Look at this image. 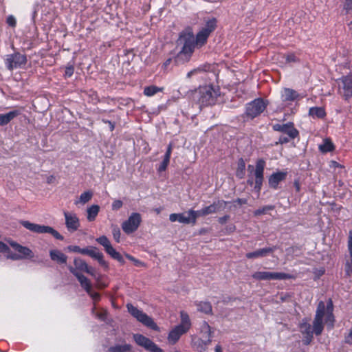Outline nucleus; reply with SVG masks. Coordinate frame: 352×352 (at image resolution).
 Masks as SVG:
<instances>
[{
  "label": "nucleus",
  "mask_w": 352,
  "mask_h": 352,
  "mask_svg": "<svg viewBox=\"0 0 352 352\" xmlns=\"http://www.w3.org/2000/svg\"><path fill=\"white\" fill-rule=\"evenodd\" d=\"M333 303L329 299L327 305L323 301H320L313 321L311 327L307 318H303L299 324V329L303 336L302 342L308 345L313 340L314 334L320 336L324 329V322L331 328L333 326L334 316L333 314Z\"/></svg>",
  "instance_id": "obj_1"
},
{
  "label": "nucleus",
  "mask_w": 352,
  "mask_h": 352,
  "mask_svg": "<svg viewBox=\"0 0 352 352\" xmlns=\"http://www.w3.org/2000/svg\"><path fill=\"white\" fill-rule=\"evenodd\" d=\"M177 46L179 51L175 58L177 64H183L189 61L195 49V36L190 28H187L181 32Z\"/></svg>",
  "instance_id": "obj_2"
},
{
  "label": "nucleus",
  "mask_w": 352,
  "mask_h": 352,
  "mask_svg": "<svg viewBox=\"0 0 352 352\" xmlns=\"http://www.w3.org/2000/svg\"><path fill=\"white\" fill-rule=\"evenodd\" d=\"M180 323L175 326L168 333V340L170 344H175L180 337L186 333L191 327V321L189 315L184 311L179 312Z\"/></svg>",
  "instance_id": "obj_3"
},
{
  "label": "nucleus",
  "mask_w": 352,
  "mask_h": 352,
  "mask_svg": "<svg viewBox=\"0 0 352 352\" xmlns=\"http://www.w3.org/2000/svg\"><path fill=\"white\" fill-rule=\"evenodd\" d=\"M220 96L219 88L211 85L200 87L198 91V102L201 106L213 105Z\"/></svg>",
  "instance_id": "obj_4"
},
{
  "label": "nucleus",
  "mask_w": 352,
  "mask_h": 352,
  "mask_svg": "<svg viewBox=\"0 0 352 352\" xmlns=\"http://www.w3.org/2000/svg\"><path fill=\"white\" fill-rule=\"evenodd\" d=\"M128 311L140 322L153 329L158 330L159 328L153 320L142 311L138 309L131 304L126 305Z\"/></svg>",
  "instance_id": "obj_5"
},
{
  "label": "nucleus",
  "mask_w": 352,
  "mask_h": 352,
  "mask_svg": "<svg viewBox=\"0 0 352 352\" xmlns=\"http://www.w3.org/2000/svg\"><path fill=\"white\" fill-rule=\"evenodd\" d=\"M265 166V162L263 160H258L256 162L255 169L254 170V166L249 165L248 167V169L250 172L252 173L254 171V177H255V185H254V190L259 193L263 182V173H264V168Z\"/></svg>",
  "instance_id": "obj_6"
},
{
  "label": "nucleus",
  "mask_w": 352,
  "mask_h": 352,
  "mask_svg": "<svg viewBox=\"0 0 352 352\" xmlns=\"http://www.w3.org/2000/svg\"><path fill=\"white\" fill-rule=\"evenodd\" d=\"M27 57L25 54L19 52H15L6 56L5 63L9 70L23 68L27 63Z\"/></svg>",
  "instance_id": "obj_7"
},
{
  "label": "nucleus",
  "mask_w": 352,
  "mask_h": 352,
  "mask_svg": "<svg viewBox=\"0 0 352 352\" xmlns=\"http://www.w3.org/2000/svg\"><path fill=\"white\" fill-rule=\"evenodd\" d=\"M252 278L258 280H286L292 276L283 272H256L252 274Z\"/></svg>",
  "instance_id": "obj_8"
},
{
  "label": "nucleus",
  "mask_w": 352,
  "mask_h": 352,
  "mask_svg": "<svg viewBox=\"0 0 352 352\" xmlns=\"http://www.w3.org/2000/svg\"><path fill=\"white\" fill-rule=\"evenodd\" d=\"M133 338L138 346L143 347L146 351L150 352H164L163 350L151 340L142 334H133Z\"/></svg>",
  "instance_id": "obj_9"
},
{
  "label": "nucleus",
  "mask_w": 352,
  "mask_h": 352,
  "mask_svg": "<svg viewBox=\"0 0 352 352\" xmlns=\"http://www.w3.org/2000/svg\"><path fill=\"white\" fill-rule=\"evenodd\" d=\"M266 103L261 98H257L246 105V114L251 118L260 115L266 108Z\"/></svg>",
  "instance_id": "obj_10"
},
{
  "label": "nucleus",
  "mask_w": 352,
  "mask_h": 352,
  "mask_svg": "<svg viewBox=\"0 0 352 352\" xmlns=\"http://www.w3.org/2000/svg\"><path fill=\"white\" fill-rule=\"evenodd\" d=\"M142 221L141 215L138 212L132 213L129 219L122 224V228L126 234L134 232Z\"/></svg>",
  "instance_id": "obj_11"
},
{
  "label": "nucleus",
  "mask_w": 352,
  "mask_h": 352,
  "mask_svg": "<svg viewBox=\"0 0 352 352\" xmlns=\"http://www.w3.org/2000/svg\"><path fill=\"white\" fill-rule=\"evenodd\" d=\"M96 241L104 247L105 252L113 259L119 261L120 263H124L122 256L113 248L109 240L106 236H102L97 238Z\"/></svg>",
  "instance_id": "obj_12"
},
{
  "label": "nucleus",
  "mask_w": 352,
  "mask_h": 352,
  "mask_svg": "<svg viewBox=\"0 0 352 352\" xmlns=\"http://www.w3.org/2000/svg\"><path fill=\"white\" fill-rule=\"evenodd\" d=\"M272 128L274 131H280L283 135H288L292 138H296L299 134L294 124L290 122L286 124H274Z\"/></svg>",
  "instance_id": "obj_13"
},
{
  "label": "nucleus",
  "mask_w": 352,
  "mask_h": 352,
  "mask_svg": "<svg viewBox=\"0 0 352 352\" xmlns=\"http://www.w3.org/2000/svg\"><path fill=\"white\" fill-rule=\"evenodd\" d=\"M65 226L69 232H75L80 228V220L76 214L73 212L64 211Z\"/></svg>",
  "instance_id": "obj_14"
},
{
  "label": "nucleus",
  "mask_w": 352,
  "mask_h": 352,
  "mask_svg": "<svg viewBox=\"0 0 352 352\" xmlns=\"http://www.w3.org/2000/svg\"><path fill=\"white\" fill-rule=\"evenodd\" d=\"M339 80L344 98L345 100H349L352 97V75L342 76Z\"/></svg>",
  "instance_id": "obj_15"
},
{
  "label": "nucleus",
  "mask_w": 352,
  "mask_h": 352,
  "mask_svg": "<svg viewBox=\"0 0 352 352\" xmlns=\"http://www.w3.org/2000/svg\"><path fill=\"white\" fill-rule=\"evenodd\" d=\"M9 244L19 253V255L21 259H30L34 258V254L29 248L23 246L13 241H9Z\"/></svg>",
  "instance_id": "obj_16"
},
{
  "label": "nucleus",
  "mask_w": 352,
  "mask_h": 352,
  "mask_svg": "<svg viewBox=\"0 0 352 352\" xmlns=\"http://www.w3.org/2000/svg\"><path fill=\"white\" fill-rule=\"evenodd\" d=\"M286 172H276L272 174L268 179L269 186L273 189H277L279 183L285 179Z\"/></svg>",
  "instance_id": "obj_17"
},
{
  "label": "nucleus",
  "mask_w": 352,
  "mask_h": 352,
  "mask_svg": "<svg viewBox=\"0 0 352 352\" xmlns=\"http://www.w3.org/2000/svg\"><path fill=\"white\" fill-rule=\"evenodd\" d=\"M69 270L70 272L77 278L78 280L80 283L81 287H83L87 292H89L90 288L91 287V284L87 278L79 273V272H76V270L73 269L72 266H69Z\"/></svg>",
  "instance_id": "obj_18"
},
{
  "label": "nucleus",
  "mask_w": 352,
  "mask_h": 352,
  "mask_svg": "<svg viewBox=\"0 0 352 352\" xmlns=\"http://www.w3.org/2000/svg\"><path fill=\"white\" fill-rule=\"evenodd\" d=\"M226 201L223 200H219L217 201L214 202L212 204L208 206L204 207V209L205 211L206 216L223 210L226 208Z\"/></svg>",
  "instance_id": "obj_19"
},
{
  "label": "nucleus",
  "mask_w": 352,
  "mask_h": 352,
  "mask_svg": "<svg viewBox=\"0 0 352 352\" xmlns=\"http://www.w3.org/2000/svg\"><path fill=\"white\" fill-rule=\"evenodd\" d=\"M169 220L171 222L178 221L184 224L192 223L190 216L186 212L184 213H173L169 216Z\"/></svg>",
  "instance_id": "obj_20"
},
{
  "label": "nucleus",
  "mask_w": 352,
  "mask_h": 352,
  "mask_svg": "<svg viewBox=\"0 0 352 352\" xmlns=\"http://www.w3.org/2000/svg\"><path fill=\"white\" fill-rule=\"evenodd\" d=\"M276 250V248H265L262 249L257 250L252 252H249L246 254V257L248 258H256L258 257H264L266 256L268 254L273 252Z\"/></svg>",
  "instance_id": "obj_21"
},
{
  "label": "nucleus",
  "mask_w": 352,
  "mask_h": 352,
  "mask_svg": "<svg viewBox=\"0 0 352 352\" xmlns=\"http://www.w3.org/2000/svg\"><path fill=\"white\" fill-rule=\"evenodd\" d=\"M21 224L28 230L35 233H44L46 226L31 223L28 221H22Z\"/></svg>",
  "instance_id": "obj_22"
},
{
  "label": "nucleus",
  "mask_w": 352,
  "mask_h": 352,
  "mask_svg": "<svg viewBox=\"0 0 352 352\" xmlns=\"http://www.w3.org/2000/svg\"><path fill=\"white\" fill-rule=\"evenodd\" d=\"M20 114V111L13 110L6 113H0V126L8 124Z\"/></svg>",
  "instance_id": "obj_23"
},
{
  "label": "nucleus",
  "mask_w": 352,
  "mask_h": 352,
  "mask_svg": "<svg viewBox=\"0 0 352 352\" xmlns=\"http://www.w3.org/2000/svg\"><path fill=\"white\" fill-rule=\"evenodd\" d=\"M201 331L203 333V336H204L205 338H206L205 340H201L203 344L205 346H207V345L210 344L211 343V342H212V340H211V337H212L211 327L205 321L201 324Z\"/></svg>",
  "instance_id": "obj_24"
},
{
  "label": "nucleus",
  "mask_w": 352,
  "mask_h": 352,
  "mask_svg": "<svg viewBox=\"0 0 352 352\" xmlns=\"http://www.w3.org/2000/svg\"><path fill=\"white\" fill-rule=\"evenodd\" d=\"M88 256L96 259L102 266L104 267H108L107 263L104 260V256L102 253L100 252L96 248L90 247V251Z\"/></svg>",
  "instance_id": "obj_25"
},
{
  "label": "nucleus",
  "mask_w": 352,
  "mask_h": 352,
  "mask_svg": "<svg viewBox=\"0 0 352 352\" xmlns=\"http://www.w3.org/2000/svg\"><path fill=\"white\" fill-rule=\"evenodd\" d=\"M50 256L52 261L60 264L66 263L67 260V256L58 250H50Z\"/></svg>",
  "instance_id": "obj_26"
},
{
  "label": "nucleus",
  "mask_w": 352,
  "mask_h": 352,
  "mask_svg": "<svg viewBox=\"0 0 352 352\" xmlns=\"http://www.w3.org/2000/svg\"><path fill=\"white\" fill-rule=\"evenodd\" d=\"M298 97V94L294 89L285 88L281 94L283 101L291 102L295 100Z\"/></svg>",
  "instance_id": "obj_27"
},
{
  "label": "nucleus",
  "mask_w": 352,
  "mask_h": 352,
  "mask_svg": "<svg viewBox=\"0 0 352 352\" xmlns=\"http://www.w3.org/2000/svg\"><path fill=\"white\" fill-rule=\"evenodd\" d=\"M93 197V192L90 190L82 192L79 198L74 201L76 206L85 205L88 203Z\"/></svg>",
  "instance_id": "obj_28"
},
{
  "label": "nucleus",
  "mask_w": 352,
  "mask_h": 352,
  "mask_svg": "<svg viewBox=\"0 0 352 352\" xmlns=\"http://www.w3.org/2000/svg\"><path fill=\"white\" fill-rule=\"evenodd\" d=\"M100 211V206L96 204H94L87 209V219L89 221H93L96 219L98 212Z\"/></svg>",
  "instance_id": "obj_29"
},
{
  "label": "nucleus",
  "mask_w": 352,
  "mask_h": 352,
  "mask_svg": "<svg viewBox=\"0 0 352 352\" xmlns=\"http://www.w3.org/2000/svg\"><path fill=\"white\" fill-rule=\"evenodd\" d=\"M195 305L197 306L199 311L206 314H212V308L209 302H195Z\"/></svg>",
  "instance_id": "obj_30"
},
{
  "label": "nucleus",
  "mask_w": 352,
  "mask_h": 352,
  "mask_svg": "<svg viewBox=\"0 0 352 352\" xmlns=\"http://www.w3.org/2000/svg\"><path fill=\"white\" fill-rule=\"evenodd\" d=\"M309 114L314 118H322L325 116L326 113L324 108L314 107L309 109Z\"/></svg>",
  "instance_id": "obj_31"
},
{
  "label": "nucleus",
  "mask_w": 352,
  "mask_h": 352,
  "mask_svg": "<svg viewBox=\"0 0 352 352\" xmlns=\"http://www.w3.org/2000/svg\"><path fill=\"white\" fill-rule=\"evenodd\" d=\"M210 34L206 32V30H201L196 36V38H195V45H203L206 42Z\"/></svg>",
  "instance_id": "obj_32"
},
{
  "label": "nucleus",
  "mask_w": 352,
  "mask_h": 352,
  "mask_svg": "<svg viewBox=\"0 0 352 352\" xmlns=\"http://www.w3.org/2000/svg\"><path fill=\"white\" fill-rule=\"evenodd\" d=\"M163 90V87H159L155 85L147 86L144 89V94L148 97H151L155 95L158 92H162Z\"/></svg>",
  "instance_id": "obj_33"
},
{
  "label": "nucleus",
  "mask_w": 352,
  "mask_h": 352,
  "mask_svg": "<svg viewBox=\"0 0 352 352\" xmlns=\"http://www.w3.org/2000/svg\"><path fill=\"white\" fill-rule=\"evenodd\" d=\"M187 214L190 216L192 224L193 225L196 223V221L198 217L206 216L204 208L199 210H193L192 209L189 210L187 211Z\"/></svg>",
  "instance_id": "obj_34"
},
{
  "label": "nucleus",
  "mask_w": 352,
  "mask_h": 352,
  "mask_svg": "<svg viewBox=\"0 0 352 352\" xmlns=\"http://www.w3.org/2000/svg\"><path fill=\"white\" fill-rule=\"evenodd\" d=\"M74 267L73 269L76 270V272L82 271L84 272L87 269V263L80 258H76L74 260Z\"/></svg>",
  "instance_id": "obj_35"
},
{
  "label": "nucleus",
  "mask_w": 352,
  "mask_h": 352,
  "mask_svg": "<svg viewBox=\"0 0 352 352\" xmlns=\"http://www.w3.org/2000/svg\"><path fill=\"white\" fill-rule=\"evenodd\" d=\"M131 349V346L128 344H124L122 345H116L113 346H111L109 349L110 352H127L130 351Z\"/></svg>",
  "instance_id": "obj_36"
},
{
  "label": "nucleus",
  "mask_w": 352,
  "mask_h": 352,
  "mask_svg": "<svg viewBox=\"0 0 352 352\" xmlns=\"http://www.w3.org/2000/svg\"><path fill=\"white\" fill-rule=\"evenodd\" d=\"M217 26V21L215 19H211L208 20L205 26L202 28V30H206L208 34H210L212 32H213Z\"/></svg>",
  "instance_id": "obj_37"
},
{
  "label": "nucleus",
  "mask_w": 352,
  "mask_h": 352,
  "mask_svg": "<svg viewBox=\"0 0 352 352\" xmlns=\"http://www.w3.org/2000/svg\"><path fill=\"white\" fill-rule=\"evenodd\" d=\"M319 149L322 153L330 152L334 149L333 143L328 139H326L322 144L319 145Z\"/></svg>",
  "instance_id": "obj_38"
},
{
  "label": "nucleus",
  "mask_w": 352,
  "mask_h": 352,
  "mask_svg": "<svg viewBox=\"0 0 352 352\" xmlns=\"http://www.w3.org/2000/svg\"><path fill=\"white\" fill-rule=\"evenodd\" d=\"M245 164L244 160L241 158L238 162V167L236 169V175L239 178H243L245 175Z\"/></svg>",
  "instance_id": "obj_39"
},
{
  "label": "nucleus",
  "mask_w": 352,
  "mask_h": 352,
  "mask_svg": "<svg viewBox=\"0 0 352 352\" xmlns=\"http://www.w3.org/2000/svg\"><path fill=\"white\" fill-rule=\"evenodd\" d=\"M274 209V206L272 205L265 206L261 208L256 210L254 212V215L256 217L260 216L261 214H266L268 211L273 210Z\"/></svg>",
  "instance_id": "obj_40"
},
{
  "label": "nucleus",
  "mask_w": 352,
  "mask_h": 352,
  "mask_svg": "<svg viewBox=\"0 0 352 352\" xmlns=\"http://www.w3.org/2000/svg\"><path fill=\"white\" fill-rule=\"evenodd\" d=\"M44 233L51 234L55 239L63 240L64 237L53 228L46 226Z\"/></svg>",
  "instance_id": "obj_41"
},
{
  "label": "nucleus",
  "mask_w": 352,
  "mask_h": 352,
  "mask_svg": "<svg viewBox=\"0 0 352 352\" xmlns=\"http://www.w3.org/2000/svg\"><path fill=\"white\" fill-rule=\"evenodd\" d=\"M170 158V157H169V156H167V155L164 156V159H163L162 162H161L160 166L157 168L158 172H163V171L166 170L168 165L169 164Z\"/></svg>",
  "instance_id": "obj_42"
},
{
  "label": "nucleus",
  "mask_w": 352,
  "mask_h": 352,
  "mask_svg": "<svg viewBox=\"0 0 352 352\" xmlns=\"http://www.w3.org/2000/svg\"><path fill=\"white\" fill-rule=\"evenodd\" d=\"M348 250L349 258H351V264L352 265V230L349 231L348 238Z\"/></svg>",
  "instance_id": "obj_43"
},
{
  "label": "nucleus",
  "mask_w": 352,
  "mask_h": 352,
  "mask_svg": "<svg viewBox=\"0 0 352 352\" xmlns=\"http://www.w3.org/2000/svg\"><path fill=\"white\" fill-rule=\"evenodd\" d=\"M283 58H285L286 63H296L298 60L297 57L294 54H287L283 55Z\"/></svg>",
  "instance_id": "obj_44"
},
{
  "label": "nucleus",
  "mask_w": 352,
  "mask_h": 352,
  "mask_svg": "<svg viewBox=\"0 0 352 352\" xmlns=\"http://www.w3.org/2000/svg\"><path fill=\"white\" fill-rule=\"evenodd\" d=\"M6 23H8V25H10L12 28H14L16 25V19L13 15H9L7 17Z\"/></svg>",
  "instance_id": "obj_45"
},
{
  "label": "nucleus",
  "mask_w": 352,
  "mask_h": 352,
  "mask_svg": "<svg viewBox=\"0 0 352 352\" xmlns=\"http://www.w3.org/2000/svg\"><path fill=\"white\" fill-rule=\"evenodd\" d=\"M294 138H290L289 136L288 135H281L280 137H279V139H278V143L280 144H285V143H287L289 142V141H291L292 140H294Z\"/></svg>",
  "instance_id": "obj_46"
},
{
  "label": "nucleus",
  "mask_w": 352,
  "mask_h": 352,
  "mask_svg": "<svg viewBox=\"0 0 352 352\" xmlns=\"http://www.w3.org/2000/svg\"><path fill=\"white\" fill-rule=\"evenodd\" d=\"M112 233H113V236L114 239L117 242H119L120 241V229L118 227L113 228V230H112Z\"/></svg>",
  "instance_id": "obj_47"
},
{
  "label": "nucleus",
  "mask_w": 352,
  "mask_h": 352,
  "mask_svg": "<svg viewBox=\"0 0 352 352\" xmlns=\"http://www.w3.org/2000/svg\"><path fill=\"white\" fill-rule=\"evenodd\" d=\"M123 203L121 200H115L112 204V210H117L122 208Z\"/></svg>",
  "instance_id": "obj_48"
},
{
  "label": "nucleus",
  "mask_w": 352,
  "mask_h": 352,
  "mask_svg": "<svg viewBox=\"0 0 352 352\" xmlns=\"http://www.w3.org/2000/svg\"><path fill=\"white\" fill-rule=\"evenodd\" d=\"M345 271L348 276H351L352 274V265L351 264V258L346 261L345 265Z\"/></svg>",
  "instance_id": "obj_49"
},
{
  "label": "nucleus",
  "mask_w": 352,
  "mask_h": 352,
  "mask_svg": "<svg viewBox=\"0 0 352 352\" xmlns=\"http://www.w3.org/2000/svg\"><path fill=\"white\" fill-rule=\"evenodd\" d=\"M74 68L72 65L66 67L65 72V76H67V77L72 76L74 74Z\"/></svg>",
  "instance_id": "obj_50"
},
{
  "label": "nucleus",
  "mask_w": 352,
  "mask_h": 352,
  "mask_svg": "<svg viewBox=\"0 0 352 352\" xmlns=\"http://www.w3.org/2000/svg\"><path fill=\"white\" fill-rule=\"evenodd\" d=\"M9 247L3 242L0 241V252H9Z\"/></svg>",
  "instance_id": "obj_51"
},
{
  "label": "nucleus",
  "mask_w": 352,
  "mask_h": 352,
  "mask_svg": "<svg viewBox=\"0 0 352 352\" xmlns=\"http://www.w3.org/2000/svg\"><path fill=\"white\" fill-rule=\"evenodd\" d=\"M87 293L94 300H98L100 299V294L97 292H94L91 287L90 288V292Z\"/></svg>",
  "instance_id": "obj_52"
},
{
  "label": "nucleus",
  "mask_w": 352,
  "mask_h": 352,
  "mask_svg": "<svg viewBox=\"0 0 352 352\" xmlns=\"http://www.w3.org/2000/svg\"><path fill=\"white\" fill-rule=\"evenodd\" d=\"M67 248L71 252H77L80 254L81 252V248L77 245H70Z\"/></svg>",
  "instance_id": "obj_53"
},
{
  "label": "nucleus",
  "mask_w": 352,
  "mask_h": 352,
  "mask_svg": "<svg viewBox=\"0 0 352 352\" xmlns=\"http://www.w3.org/2000/svg\"><path fill=\"white\" fill-rule=\"evenodd\" d=\"M84 272H85L86 273L90 274L92 276H95V270L91 267H89V266L87 265V269H85V270Z\"/></svg>",
  "instance_id": "obj_54"
},
{
  "label": "nucleus",
  "mask_w": 352,
  "mask_h": 352,
  "mask_svg": "<svg viewBox=\"0 0 352 352\" xmlns=\"http://www.w3.org/2000/svg\"><path fill=\"white\" fill-rule=\"evenodd\" d=\"M7 258L13 261L21 260V258L18 254H10L8 255Z\"/></svg>",
  "instance_id": "obj_55"
},
{
  "label": "nucleus",
  "mask_w": 352,
  "mask_h": 352,
  "mask_svg": "<svg viewBox=\"0 0 352 352\" xmlns=\"http://www.w3.org/2000/svg\"><path fill=\"white\" fill-rule=\"evenodd\" d=\"M344 9H346L348 11L352 10V0H346L344 4Z\"/></svg>",
  "instance_id": "obj_56"
},
{
  "label": "nucleus",
  "mask_w": 352,
  "mask_h": 352,
  "mask_svg": "<svg viewBox=\"0 0 352 352\" xmlns=\"http://www.w3.org/2000/svg\"><path fill=\"white\" fill-rule=\"evenodd\" d=\"M199 72H201L200 69H192L187 74V78H190L192 75L197 74Z\"/></svg>",
  "instance_id": "obj_57"
},
{
  "label": "nucleus",
  "mask_w": 352,
  "mask_h": 352,
  "mask_svg": "<svg viewBox=\"0 0 352 352\" xmlns=\"http://www.w3.org/2000/svg\"><path fill=\"white\" fill-rule=\"evenodd\" d=\"M102 122L104 123H107L109 124L111 131H113L114 130V129H115L114 123L111 122L109 120H102Z\"/></svg>",
  "instance_id": "obj_58"
},
{
  "label": "nucleus",
  "mask_w": 352,
  "mask_h": 352,
  "mask_svg": "<svg viewBox=\"0 0 352 352\" xmlns=\"http://www.w3.org/2000/svg\"><path fill=\"white\" fill-rule=\"evenodd\" d=\"M234 202L237 203L239 205H243L247 204V199L238 198L234 201Z\"/></svg>",
  "instance_id": "obj_59"
},
{
  "label": "nucleus",
  "mask_w": 352,
  "mask_h": 352,
  "mask_svg": "<svg viewBox=\"0 0 352 352\" xmlns=\"http://www.w3.org/2000/svg\"><path fill=\"white\" fill-rule=\"evenodd\" d=\"M229 219V216L228 215H226L224 217H220L219 219V222L221 223V224H224Z\"/></svg>",
  "instance_id": "obj_60"
},
{
  "label": "nucleus",
  "mask_w": 352,
  "mask_h": 352,
  "mask_svg": "<svg viewBox=\"0 0 352 352\" xmlns=\"http://www.w3.org/2000/svg\"><path fill=\"white\" fill-rule=\"evenodd\" d=\"M294 186L295 187V189H296V192H300V183L298 180H295L294 181Z\"/></svg>",
  "instance_id": "obj_61"
},
{
  "label": "nucleus",
  "mask_w": 352,
  "mask_h": 352,
  "mask_svg": "<svg viewBox=\"0 0 352 352\" xmlns=\"http://www.w3.org/2000/svg\"><path fill=\"white\" fill-rule=\"evenodd\" d=\"M171 153H172V144H170L168 146V148H167L166 152V153H165V155H167V156L170 157V155H171Z\"/></svg>",
  "instance_id": "obj_62"
},
{
  "label": "nucleus",
  "mask_w": 352,
  "mask_h": 352,
  "mask_svg": "<svg viewBox=\"0 0 352 352\" xmlns=\"http://www.w3.org/2000/svg\"><path fill=\"white\" fill-rule=\"evenodd\" d=\"M96 316L102 320H104L105 319V317H106V313L105 312H101V313H98L97 314Z\"/></svg>",
  "instance_id": "obj_63"
},
{
  "label": "nucleus",
  "mask_w": 352,
  "mask_h": 352,
  "mask_svg": "<svg viewBox=\"0 0 352 352\" xmlns=\"http://www.w3.org/2000/svg\"><path fill=\"white\" fill-rule=\"evenodd\" d=\"M89 251H90V247L89 248H81L80 254L89 255Z\"/></svg>",
  "instance_id": "obj_64"
}]
</instances>
